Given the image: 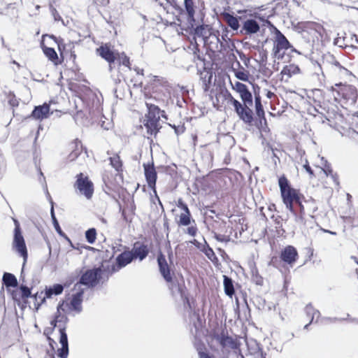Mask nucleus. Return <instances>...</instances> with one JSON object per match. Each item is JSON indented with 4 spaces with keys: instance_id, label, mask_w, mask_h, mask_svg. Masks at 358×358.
Here are the masks:
<instances>
[{
    "instance_id": "nucleus-1",
    "label": "nucleus",
    "mask_w": 358,
    "mask_h": 358,
    "mask_svg": "<svg viewBox=\"0 0 358 358\" xmlns=\"http://www.w3.org/2000/svg\"><path fill=\"white\" fill-rule=\"evenodd\" d=\"M230 84L234 90L237 92L243 101V105L238 100L235 99L231 94H228V101L231 103L239 116V117L245 123H251L252 121V112L250 106L252 105V96L248 90L247 86L240 82L233 83L230 81Z\"/></svg>"
},
{
    "instance_id": "nucleus-2",
    "label": "nucleus",
    "mask_w": 358,
    "mask_h": 358,
    "mask_svg": "<svg viewBox=\"0 0 358 358\" xmlns=\"http://www.w3.org/2000/svg\"><path fill=\"white\" fill-rule=\"evenodd\" d=\"M96 51L102 58L108 62L109 71L115 83H120L123 76L119 69L122 65L130 69L129 57L124 52L113 51L107 45L101 46Z\"/></svg>"
},
{
    "instance_id": "nucleus-3",
    "label": "nucleus",
    "mask_w": 358,
    "mask_h": 358,
    "mask_svg": "<svg viewBox=\"0 0 358 358\" xmlns=\"http://www.w3.org/2000/svg\"><path fill=\"white\" fill-rule=\"evenodd\" d=\"M145 104L148 109V114L146 116L144 125L148 134L150 135L155 134L162 127L159 122L160 117L167 118L164 111H161L157 106L152 103L151 99H148V100L145 101Z\"/></svg>"
},
{
    "instance_id": "nucleus-4",
    "label": "nucleus",
    "mask_w": 358,
    "mask_h": 358,
    "mask_svg": "<svg viewBox=\"0 0 358 358\" xmlns=\"http://www.w3.org/2000/svg\"><path fill=\"white\" fill-rule=\"evenodd\" d=\"M273 55L275 59H281L285 55V50L289 48L290 44L286 37L277 28H273Z\"/></svg>"
},
{
    "instance_id": "nucleus-5",
    "label": "nucleus",
    "mask_w": 358,
    "mask_h": 358,
    "mask_svg": "<svg viewBox=\"0 0 358 358\" xmlns=\"http://www.w3.org/2000/svg\"><path fill=\"white\" fill-rule=\"evenodd\" d=\"M74 188L87 199H90L94 193V185L89 178L80 173L76 176Z\"/></svg>"
},
{
    "instance_id": "nucleus-6",
    "label": "nucleus",
    "mask_w": 358,
    "mask_h": 358,
    "mask_svg": "<svg viewBox=\"0 0 358 358\" xmlns=\"http://www.w3.org/2000/svg\"><path fill=\"white\" fill-rule=\"evenodd\" d=\"M324 32V29L320 24L308 22L303 25L302 34L308 41L315 43L322 40Z\"/></svg>"
},
{
    "instance_id": "nucleus-7",
    "label": "nucleus",
    "mask_w": 358,
    "mask_h": 358,
    "mask_svg": "<svg viewBox=\"0 0 358 358\" xmlns=\"http://www.w3.org/2000/svg\"><path fill=\"white\" fill-rule=\"evenodd\" d=\"M331 90L333 92H336L338 96H341L347 101H350L352 104L356 102L357 94L356 88L354 86L338 83L336 84L334 87H332Z\"/></svg>"
},
{
    "instance_id": "nucleus-8",
    "label": "nucleus",
    "mask_w": 358,
    "mask_h": 358,
    "mask_svg": "<svg viewBox=\"0 0 358 358\" xmlns=\"http://www.w3.org/2000/svg\"><path fill=\"white\" fill-rule=\"evenodd\" d=\"M101 268H94L86 271L80 278V284L87 287H94L97 285L101 275Z\"/></svg>"
},
{
    "instance_id": "nucleus-9",
    "label": "nucleus",
    "mask_w": 358,
    "mask_h": 358,
    "mask_svg": "<svg viewBox=\"0 0 358 358\" xmlns=\"http://www.w3.org/2000/svg\"><path fill=\"white\" fill-rule=\"evenodd\" d=\"M194 34L197 37H201L205 43L208 42V40L211 38L217 43H222L219 38V32L215 31L208 25L198 26L194 30Z\"/></svg>"
},
{
    "instance_id": "nucleus-10",
    "label": "nucleus",
    "mask_w": 358,
    "mask_h": 358,
    "mask_svg": "<svg viewBox=\"0 0 358 358\" xmlns=\"http://www.w3.org/2000/svg\"><path fill=\"white\" fill-rule=\"evenodd\" d=\"M12 246L13 249L23 258L24 266L27 260L28 253L25 241L22 233L14 234Z\"/></svg>"
},
{
    "instance_id": "nucleus-11",
    "label": "nucleus",
    "mask_w": 358,
    "mask_h": 358,
    "mask_svg": "<svg viewBox=\"0 0 358 358\" xmlns=\"http://www.w3.org/2000/svg\"><path fill=\"white\" fill-rule=\"evenodd\" d=\"M143 168H144L145 176L148 187L153 190V192L155 194L157 199L159 201V203L161 206H162L159 197L157 195V191H156V188H155L156 181H157V172L155 171L154 165H153V164H144Z\"/></svg>"
},
{
    "instance_id": "nucleus-12",
    "label": "nucleus",
    "mask_w": 358,
    "mask_h": 358,
    "mask_svg": "<svg viewBox=\"0 0 358 358\" xmlns=\"http://www.w3.org/2000/svg\"><path fill=\"white\" fill-rule=\"evenodd\" d=\"M134 259L133 254L130 251H125L119 255L116 258V264L112 266L111 271L117 272L126 266Z\"/></svg>"
},
{
    "instance_id": "nucleus-13",
    "label": "nucleus",
    "mask_w": 358,
    "mask_h": 358,
    "mask_svg": "<svg viewBox=\"0 0 358 358\" xmlns=\"http://www.w3.org/2000/svg\"><path fill=\"white\" fill-rule=\"evenodd\" d=\"M152 98L162 106H166L171 99V91L166 86H164L162 89L155 91Z\"/></svg>"
},
{
    "instance_id": "nucleus-14",
    "label": "nucleus",
    "mask_w": 358,
    "mask_h": 358,
    "mask_svg": "<svg viewBox=\"0 0 358 358\" xmlns=\"http://www.w3.org/2000/svg\"><path fill=\"white\" fill-rule=\"evenodd\" d=\"M59 343L62 347L57 350V355L60 358H67L69 355V343L64 327H59Z\"/></svg>"
},
{
    "instance_id": "nucleus-15",
    "label": "nucleus",
    "mask_w": 358,
    "mask_h": 358,
    "mask_svg": "<svg viewBox=\"0 0 358 358\" xmlns=\"http://www.w3.org/2000/svg\"><path fill=\"white\" fill-rule=\"evenodd\" d=\"M50 116V105L48 103H43L41 106H38L33 110L31 117L35 120H43L47 119Z\"/></svg>"
},
{
    "instance_id": "nucleus-16",
    "label": "nucleus",
    "mask_w": 358,
    "mask_h": 358,
    "mask_svg": "<svg viewBox=\"0 0 358 358\" xmlns=\"http://www.w3.org/2000/svg\"><path fill=\"white\" fill-rule=\"evenodd\" d=\"M157 262L159 268V271L164 278L166 282H169L172 281V277L170 273L169 265L167 264L165 256L162 254H159L157 257Z\"/></svg>"
},
{
    "instance_id": "nucleus-17",
    "label": "nucleus",
    "mask_w": 358,
    "mask_h": 358,
    "mask_svg": "<svg viewBox=\"0 0 358 358\" xmlns=\"http://www.w3.org/2000/svg\"><path fill=\"white\" fill-rule=\"evenodd\" d=\"M133 254V258H138L140 261L143 260L149 253L148 245L136 242L134 243V248L130 251Z\"/></svg>"
},
{
    "instance_id": "nucleus-18",
    "label": "nucleus",
    "mask_w": 358,
    "mask_h": 358,
    "mask_svg": "<svg viewBox=\"0 0 358 358\" xmlns=\"http://www.w3.org/2000/svg\"><path fill=\"white\" fill-rule=\"evenodd\" d=\"M298 253L296 250L291 245L286 247L281 252V259L289 264H292L296 260Z\"/></svg>"
},
{
    "instance_id": "nucleus-19",
    "label": "nucleus",
    "mask_w": 358,
    "mask_h": 358,
    "mask_svg": "<svg viewBox=\"0 0 358 358\" xmlns=\"http://www.w3.org/2000/svg\"><path fill=\"white\" fill-rule=\"evenodd\" d=\"M281 195L283 202L286 205V207L292 210L293 202L297 201L298 199L296 191L292 188H290L281 192Z\"/></svg>"
},
{
    "instance_id": "nucleus-20",
    "label": "nucleus",
    "mask_w": 358,
    "mask_h": 358,
    "mask_svg": "<svg viewBox=\"0 0 358 358\" xmlns=\"http://www.w3.org/2000/svg\"><path fill=\"white\" fill-rule=\"evenodd\" d=\"M83 291L73 294L69 304V309L80 312L82 310Z\"/></svg>"
},
{
    "instance_id": "nucleus-21",
    "label": "nucleus",
    "mask_w": 358,
    "mask_h": 358,
    "mask_svg": "<svg viewBox=\"0 0 358 358\" xmlns=\"http://www.w3.org/2000/svg\"><path fill=\"white\" fill-rule=\"evenodd\" d=\"M71 148L73 150L69 155V161L75 160L81 153L83 145L80 141L76 139L71 145Z\"/></svg>"
},
{
    "instance_id": "nucleus-22",
    "label": "nucleus",
    "mask_w": 358,
    "mask_h": 358,
    "mask_svg": "<svg viewBox=\"0 0 358 358\" xmlns=\"http://www.w3.org/2000/svg\"><path fill=\"white\" fill-rule=\"evenodd\" d=\"M69 306L68 303H65L64 302H62V303L59 304L57 307V315L55 316V319L51 322V324L55 327L57 326V323H65L67 318L64 315H62V311H65L64 307Z\"/></svg>"
},
{
    "instance_id": "nucleus-23",
    "label": "nucleus",
    "mask_w": 358,
    "mask_h": 358,
    "mask_svg": "<svg viewBox=\"0 0 358 358\" xmlns=\"http://www.w3.org/2000/svg\"><path fill=\"white\" fill-rule=\"evenodd\" d=\"M64 287L60 284H55L52 287L45 289L44 296H43L42 301L45 300V298H51L52 295H59L62 293Z\"/></svg>"
},
{
    "instance_id": "nucleus-24",
    "label": "nucleus",
    "mask_w": 358,
    "mask_h": 358,
    "mask_svg": "<svg viewBox=\"0 0 358 358\" xmlns=\"http://www.w3.org/2000/svg\"><path fill=\"white\" fill-rule=\"evenodd\" d=\"M243 29L247 34H255L259 30V25L255 20H247L243 24Z\"/></svg>"
},
{
    "instance_id": "nucleus-25",
    "label": "nucleus",
    "mask_w": 358,
    "mask_h": 358,
    "mask_svg": "<svg viewBox=\"0 0 358 358\" xmlns=\"http://www.w3.org/2000/svg\"><path fill=\"white\" fill-rule=\"evenodd\" d=\"M3 282L7 287H17V280L15 276L10 273H4L3 275Z\"/></svg>"
},
{
    "instance_id": "nucleus-26",
    "label": "nucleus",
    "mask_w": 358,
    "mask_h": 358,
    "mask_svg": "<svg viewBox=\"0 0 358 358\" xmlns=\"http://www.w3.org/2000/svg\"><path fill=\"white\" fill-rule=\"evenodd\" d=\"M217 340L222 347H230L234 348L235 343L232 338L226 336L224 334L217 336Z\"/></svg>"
},
{
    "instance_id": "nucleus-27",
    "label": "nucleus",
    "mask_w": 358,
    "mask_h": 358,
    "mask_svg": "<svg viewBox=\"0 0 358 358\" xmlns=\"http://www.w3.org/2000/svg\"><path fill=\"white\" fill-rule=\"evenodd\" d=\"M224 288L225 294L231 297L234 294V285L231 279L226 275H224Z\"/></svg>"
},
{
    "instance_id": "nucleus-28",
    "label": "nucleus",
    "mask_w": 358,
    "mask_h": 358,
    "mask_svg": "<svg viewBox=\"0 0 358 358\" xmlns=\"http://www.w3.org/2000/svg\"><path fill=\"white\" fill-rule=\"evenodd\" d=\"M233 71L236 78L240 80L247 82L249 80L250 73L245 70L243 67H241L239 69H233Z\"/></svg>"
},
{
    "instance_id": "nucleus-29",
    "label": "nucleus",
    "mask_w": 358,
    "mask_h": 358,
    "mask_svg": "<svg viewBox=\"0 0 358 358\" xmlns=\"http://www.w3.org/2000/svg\"><path fill=\"white\" fill-rule=\"evenodd\" d=\"M224 20L227 22L228 25L234 30H237L239 27L238 20L233 15L225 13L224 14Z\"/></svg>"
},
{
    "instance_id": "nucleus-30",
    "label": "nucleus",
    "mask_w": 358,
    "mask_h": 358,
    "mask_svg": "<svg viewBox=\"0 0 358 358\" xmlns=\"http://www.w3.org/2000/svg\"><path fill=\"white\" fill-rule=\"evenodd\" d=\"M299 68L294 65V64H290L288 66H286L283 68L282 70V74L287 76L288 77H291L292 75L296 74L299 73Z\"/></svg>"
},
{
    "instance_id": "nucleus-31",
    "label": "nucleus",
    "mask_w": 358,
    "mask_h": 358,
    "mask_svg": "<svg viewBox=\"0 0 358 358\" xmlns=\"http://www.w3.org/2000/svg\"><path fill=\"white\" fill-rule=\"evenodd\" d=\"M306 313L308 316L311 317L310 323L313 322L315 319V322H317L318 318L320 316V313L317 310H315L311 305H308L306 307Z\"/></svg>"
},
{
    "instance_id": "nucleus-32",
    "label": "nucleus",
    "mask_w": 358,
    "mask_h": 358,
    "mask_svg": "<svg viewBox=\"0 0 358 358\" xmlns=\"http://www.w3.org/2000/svg\"><path fill=\"white\" fill-rule=\"evenodd\" d=\"M51 217H52V222H53V225H54V227L55 229V230L57 231V232L62 236H64L69 241H70V240L68 238V237L65 235V234L62 231L59 224V222L55 215V213H54V209H53V206H52V208H51Z\"/></svg>"
},
{
    "instance_id": "nucleus-33",
    "label": "nucleus",
    "mask_w": 358,
    "mask_h": 358,
    "mask_svg": "<svg viewBox=\"0 0 358 358\" xmlns=\"http://www.w3.org/2000/svg\"><path fill=\"white\" fill-rule=\"evenodd\" d=\"M184 3L188 17L193 19L195 13L193 0H185Z\"/></svg>"
},
{
    "instance_id": "nucleus-34",
    "label": "nucleus",
    "mask_w": 358,
    "mask_h": 358,
    "mask_svg": "<svg viewBox=\"0 0 358 358\" xmlns=\"http://www.w3.org/2000/svg\"><path fill=\"white\" fill-rule=\"evenodd\" d=\"M96 237V231L94 228H91L86 231L85 238L89 243L93 244L95 242Z\"/></svg>"
},
{
    "instance_id": "nucleus-35",
    "label": "nucleus",
    "mask_w": 358,
    "mask_h": 358,
    "mask_svg": "<svg viewBox=\"0 0 358 358\" xmlns=\"http://www.w3.org/2000/svg\"><path fill=\"white\" fill-rule=\"evenodd\" d=\"M190 213L189 211L184 212L180 215V224L182 226H187L190 224Z\"/></svg>"
},
{
    "instance_id": "nucleus-36",
    "label": "nucleus",
    "mask_w": 358,
    "mask_h": 358,
    "mask_svg": "<svg viewBox=\"0 0 358 358\" xmlns=\"http://www.w3.org/2000/svg\"><path fill=\"white\" fill-rule=\"evenodd\" d=\"M44 53L47 57L51 61H55L57 59V54L55 50L52 48H45Z\"/></svg>"
},
{
    "instance_id": "nucleus-37",
    "label": "nucleus",
    "mask_w": 358,
    "mask_h": 358,
    "mask_svg": "<svg viewBox=\"0 0 358 358\" xmlns=\"http://www.w3.org/2000/svg\"><path fill=\"white\" fill-rule=\"evenodd\" d=\"M278 184L280 189V192L291 188L288 184V180L285 176H282L279 178Z\"/></svg>"
},
{
    "instance_id": "nucleus-38",
    "label": "nucleus",
    "mask_w": 358,
    "mask_h": 358,
    "mask_svg": "<svg viewBox=\"0 0 358 358\" xmlns=\"http://www.w3.org/2000/svg\"><path fill=\"white\" fill-rule=\"evenodd\" d=\"M110 164L113 167H114L117 171L122 166V164L118 156H114L110 158Z\"/></svg>"
},
{
    "instance_id": "nucleus-39",
    "label": "nucleus",
    "mask_w": 358,
    "mask_h": 358,
    "mask_svg": "<svg viewBox=\"0 0 358 358\" xmlns=\"http://www.w3.org/2000/svg\"><path fill=\"white\" fill-rule=\"evenodd\" d=\"M20 289L21 297L22 299H27L30 296L31 291L29 287H27L25 285H21Z\"/></svg>"
},
{
    "instance_id": "nucleus-40",
    "label": "nucleus",
    "mask_w": 358,
    "mask_h": 358,
    "mask_svg": "<svg viewBox=\"0 0 358 358\" xmlns=\"http://www.w3.org/2000/svg\"><path fill=\"white\" fill-rule=\"evenodd\" d=\"M255 107H256L257 115L259 117L264 115V112L262 105L261 103L259 98H257V97L255 98Z\"/></svg>"
},
{
    "instance_id": "nucleus-41",
    "label": "nucleus",
    "mask_w": 358,
    "mask_h": 358,
    "mask_svg": "<svg viewBox=\"0 0 358 358\" xmlns=\"http://www.w3.org/2000/svg\"><path fill=\"white\" fill-rule=\"evenodd\" d=\"M178 207L182 208L185 212L189 211L187 206L183 203L182 199H179L177 204Z\"/></svg>"
},
{
    "instance_id": "nucleus-42",
    "label": "nucleus",
    "mask_w": 358,
    "mask_h": 358,
    "mask_svg": "<svg viewBox=\"0 0 358 358\" xmlns=\"http://www.w3.org/2000/svg\"><path fill=\"white\" fill-rule=\"evenodd\" d=\"M13 222H14V224H15L14 234H20V233H22L21 230H20V227L19 222L17 220H15V219H13Z\"/></svg>"
},
{
    "instance_id": "nucleus-43",
    "label": "nucleus",
    "mask_w": 358,
    "mask_h": 358,
    "mask_svg": "<svg viewBox=\"0 0 358 358\" xmlns=\"http://www.w3.org/2000/svg\"><path fill=\"white\" fill-rule=\"evenodd\" d=\"M196 228L194 227H189L187 228V233L188 234L194 236L196 234Z\"/></svg>"
},
{
    "instance_id": "nucleus-44",
    "label": "nucleus",
    "mask_w": 358,
    "mask_h": 358,
    "mask_svg": "<svg viewBox=\"0 0 358 358\" xmlns=\"http://www.w3.org/2000/svg\"><path fill=\"white\" fill-rule=\"evenodd\" d=\"M303 168L310 176L313 175V171L311 169L310 166H309L308 161L306 162V164L303 165Z\"/></svg>"
},
{
    "instance_id": "nucleus-45",
    "label": "nucleus",
    "mask_w": 358,
    "mask_h": 358,
    "mask_svg": "<svg viewBox=\"0 0 358 358\" xmlns=\"http://www.w3.org/2000/svg\"><path fill=\"white\" fill-rule=\"evenodd\" d=\"M333 64H334L335 66H336V67L339 68L341 70H343V71H345V72H348V69H346L345 68L343 67V66L339 64V62H337V61L334 60V62H333Z\"/></svg>"
},
{
    "instance_id": "nucleus-46",
    "label": "nucleus",
    "mask_w": 358,
    "mask_h": 358,
    "mask_svg": "<svg viewBox=\"0 0 358 358\" xmlns=\"http://www.w3.org/2000/svg\"><path fill=\"white\" fill-rule=\"evenodd\" d=\"M322 171H324V173L327 176H331V174H333V171L332 170L330 169V167L328 166L326 169H323Z\"/></svg>"
},
{
    "instance_id": "nucleus-47",
    "label": "nucleus",
    "mask_w": 358,
    "mask_h": 358,
    "mask_svg": "<svg viewBox=\"0 0 358 358\" xmlns=\"http://www.w3.org/2000/svg\"><path fill=\"white\" fill-rule=\"evenodd\" d=\"M13 299L15 301H20L21 294L18 293L17 292H13Z\"/></svg>"
},
{
    "instance_id": "nucleus-48",
    "label": "nucleus",
    "mask_w": 358,
    "mask_h": 358,
    "mask_svg": "<svg viewBox=\"0 0 358 358\" xmlns=\"http://www.w3.org/2000/svg\"><path fill=\"white\" fill-rule=\"evenodd\" d=\"M206 255L209 259H211V257L214 256V252L211 248H208L206 252Z\"/></svg>"
},
{
    "instance_id": "nucleus-49",
    "label": "nucleus",
    "mask_w": 358,
    "mask_h": 358,
    "mask_svg": "<svg viewBox=\"0 0 358 358\" xmlns=\"http://www.w3.org/2000/svg\"><path fill=\"white\" fill-rule=\"evenodd\" d=\"M199 358H212L207 353L201 351H199Z\"/></svg>"
},
{
    "instance_id": "nucleus-50",
    "label": "nucleus",
    "mask_w": 358,
    "mask_h": 358,
    "mask_svg": "<svg viewBox=\"0 0 358 358\" xmlns=\"http://www.w3.org/2000/svg\"><path fill=\"white\" fill-rule=\"evenodd\" d=\"M331 178H332V180H334V182H335V184L336 185H338V177L336 174H331Z\"/></svg>"
},
{
    "instance_id": "nucleus-51",
    "label": "nucleus",
    "mask_w": 358,
    "mask_h": 358,
    "mask_svg": "<svg viewBox=\"0 0 358 358\" xmlns=\"http://www.w3.org/2000/svg\"><path fill=\"white\" fill-rule=\"evenodd\" d=\"M215 238L217 241H226L225 238L221 235H216Z\"/></svg>"
},
{
    "instance_id": "nucleus-52",
    "label": "nucleus",
    "mask_w": 358,
    "mask_h": 358,
    "mask_svg": "<svg viewBox=\"0 0 358 358\" xmlns=\"http://www.w3.org/2000/svg\"><path fill=\"white\" fill-rule=\"evenodd\" d=\"M53 15H54L55 20L56 21L61 20V17L59 16V15L58 13H57L56 10H55V13H53Z\"/></svg>"
},
{
    "instance_id": "nucleus-53",
    "label": "nucleus",
    "mask_w": 358,
    "mask_h": 358,
    "mask_svg": "<svg viewBox=\"0 0 358 358\" xmlns=\"http://www.w3.org/2000/svg\"><path fill=\"white\" fill-rule=\"evenodd\" d=\"M274 96H275L274 93H273V92H271L270 91L267 92L266 96L268 98L271 99Z\"/></svg>"
},
{
    "instance_id": "nucleus-54",
    "label": "nucleus",
    "mask_w": 358,
    "mask_h": 358,
    "mask_svg": "<svg viewBox=\"0 0 358 358\" xmlns=\"http://www.w3.org/2000/svg\"><path fill=\"white\" fill-rule=\"evenodd\" d=\"M135 71L138 74L143 75V70L140 69H136Z\"/></svg>"
},
{
    "instance_id": "nucleus-55",
    "label": "nucleus",
    "mask_w": 358,
    "mask_h": 358,
    "mask_svg": "<svg viewBox=\"0 0 358 358\" xmlns=\"http://www.w3.org/2000/svg\"><path fill=\"white\" fill-rule=\"evenodd\" d=\"M43 294V292H41L40 294L37 293L36 295H35V298L36 299H37V298H41V295Z\"/></svg>"
},
{
    "instance_id": "nucleus-56",
    "label": "nucleus",
    "mask_w": 358,
    "mask_h": 358,
    "mask_svg": "<svg viewBox=\"0 0 358 358\" xmlns=\"http://www.w3.org/2000/svg\"><path fill=\"white\" fill-rule=\"evenodd\" d=\"M203 85L205 86V87H204L205 90H207V89H208V85H207V83H206V80H203Z\"/></svg>"
},
{
    "instance_id": "nucleus-57",
    "label": "nucleus",
    "mask_w": 358,
    "mask_h": 358,
    "mask_svg": "<svg viewBox=\"0 0 358 358\" xmlns=\"http://www.w3.org/2000/svg\"><path fill=\"white\" fill-rule=\"evenodd\" d=\"M48 250H49V255H50L52 250H51L50 244L49 243H48Z\"/></svg>"
},
{
    "instance_id": "nucleus-58",
    "label": "nucleus",
    "mask_w": 358,
    "mask_h": 358,
    "mask_svg": "<svg viewBox=\"0 0 358 358\" xmlns=\"http://www.w3.org/2000/svg\"><path fill=\"white\" fill-rule=\"evenodd\" d=\"M80 285H81V284H80V282H79V283H77V284L75 285V287H76V288H77V287H78V289H80V287H80Z\"/></svg>"
},
{
    "instance_id": "nucleus-59",
    "label": "nucleus",
    "mask_w": 358,
    "mask_h": 358,
    "mask_svg": "<svg viewBox=\"0 0 358 358\" xmlns=\"http://www.w3.org/2000/svg\"><path fill=\"white\" fill-rule=\"evenodd\" d=\"M326 231V232H329V233H330V234H336V233H335V232L329 231H327H327Z\"/></svg>"
},
{
    "instance_id": "nucleus-60",
    "label": "nucleus",
    "mask_w": 358,
    "mask_h": 358,
    "mask_svg": "<svg viewBox=\"0 0 358 358\" xmlns=\"http://www.w3.org/2000/svg\"><path fill=\"white\" fill-rule=\"evenodd\" d=\"M154 78H155V79H154V80H155V81H156L157 80H159V79H158V77H157V76H154Z\"/></svg>"
},
{
    "instance_id": "nucleus-61",
    "label": "nucleus",
    "mask_w": 358,
    "mask_h": 358,
    "mask_svg": "<svg viewBox=\"0 0 358 358\" xmlns=\"http://www.w3.org/2000/svg\"><path fill=\"white\" fill-rule=\"evenodd\" d=\"M310 324V323L307 324L306 325H305L304 329H308V327L309 326V324Z\"/></svg>"
},
{
    "instance_id": "nucleus-62",
    "label": "nucleus",
    "mask_w": 358,
    "mask_h": 358,
    "mask_svg": "<svg viewBox=\"0 0 358 358\" xmlns=\"http://www.w3.org/2000/svg\"><path fill=\"white\" fill-rule=\"evenodd\" d=\"M40 175H41V176H43V173H42V171H41V170H40Z\"/></svg>"
},
{
    "instance_id": "nucleus-63",
    "label": "nucleus",
    "mask_w": 358,
    "mask_h": 358,
    "mask_svg": "<svg viewBox=\"0 0 358 358\" xmlns=\"http://www.w3.org/2000/svg\"><path fill=\"white\" fill-rule=\"evenodd\" d=\"M257 284H261L262 283V281H257Z\"/></svg>"
},
{
    "instance_id": "nucleus-64",
    "label": "nucleus",
    "mask_w": 358,
    "mask_h": 358,
    "mask_svg": "<svg viewBox=\"0 0 358 358\" xmlns=\"http://www.w3.org/2000/svg\"><path fill=\"white\" fill-rule=\"evenodd\" d=\"M13 63L19 66V64H17L16 62L14 61Z\"/></svg>"
}]
</instances>
